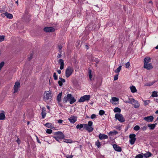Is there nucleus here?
<instances>
[{"mask_svg":"<svg viewBox=\"0 0 158 158\" xmlns=\"http://www.w3.org/2000/svg\"><path fill=\"white\" fill-rule=\"evenodd\" d=\"M121 66H120L117 69L114 71V72L116 73H119L121 69Z\"/></svg>","mask_w":158,"mask_h":158,"instance_id":"c756f323","label":"nucleus"},{"mask_svg":"<svg viewBox=\"0 0 158 158\" xmlns=\"http://www.w3.org/2000/svg\"><path fill=\"white\" fill-rule=\"evenodd\" d=\"M68 119L70 123H74L77 121V117L74 116H72L69 118Z\"/></svg>","mask_w":158,"mask_h":158,"instance_id":"ddd939ff","label":"nucleus"},{"mask_svg":"<svg viewBox=\"0 0 158 158\" xmlns=\"http://www.w3.org/2000/svg\"><path fill=\"white\" fill-rule=\"evenodd\" d=\"M113 146L115 151L118 152H120L122 151L121 148L117 144H114Z\"/></svg>","mask_w":158,"mask_h":158,"instance_id":"dca6fc26","label":"nucleus"},{"mask_svg":"<svg viewBox=\"0 0 158 158\" xmlns=\"http://www.w3.org/2000/svg\"><path fill=\"white\" fill-rule=\"evenodd\" d=\"M71 97V94H68L67 95L65 96L63 99V102L64 103L67 102L68 101H69L70 98Z\"/></svg>","mask_w":158,"mask_h":158,"instance_id":"9b49d317","label":"nucleus"},{"mask_svg":"<svg viewBox=\"0 0 158 158\" xmlns=\"http://www.w3.org/2000/svg\"><path fill=\"white\" fill-rule=\"evenodd\" d=\"M112 100L113 102H117L118 101L119 99L118 98H117L113 97L112 98Z\"/></svg>","mask_w":158,"mask_h":158,"instance_id":"c9c22d12","label":"nucleus"},{"mask_svg":"<svg viewBox=\"0 0 158 158\" xmlns=\"http://www.w3.org/2000/svg\"><path fill=\"white\" fill-rule=\"evenodd\" d=\"M44 30L46 32H54L55 29L52 27H45L44 28Z\"/></svg>","mask_w":158,"mask_h":158,"instance_id":"9d476101","label":"nucleus"},{"mask_svg":"<svg viewBox=\"0 0 158 158\" xmlns=\"http://www.w3.org/2000/svg\"><path fill=\"white\" fill-rule=\"evenodd\" d=\"M4 14L6 16L7 18L11 19L13 18V15L12 14L8 13L7 12H5Z\"/></svg>","mask_w":158,"mask_h":158,"instance_id":"5701e85b","label":"nucleus"},{"mask_svg":"<svg viewBox=\"0 0 158 158\" xmlns=\"http://www.w3.org/2000/svg\"><path fill=\"white\" fill-rule=\"evenodd\" d=\"M58 105L61 107L62 106V104L60 103V102H58Z\"/></svg>","mask_w":158,"mask_h":158,"instance_id":"e2e57ef3","label":"nucleus"},{"mask_svg":"<svg viewBox=\"0 0 158 158\" xmlns=\"http://www.w3.org/2000/svg\"><path fill=\"white\" fill-rule=\"evenodd\" d=\"M58 83L60 86H61L63 85V83L62 82L61 80L59 81H58Z\"/></svg>","mask_w":158,"mask_h":158,"instance_id":"8fccbe9b","label":"nucleus"},{"mask_svg":"<svg viewBox=\"0 0 158 158\" xmlns=\"http://www.w3.org/2000/svg\"><path fill=\"white\" fill-rule=\"evenodd\" d=\"M46 132L48 134H51L52 132V130L50 129H47Z\"/></svg>","mask_w":158,"mask_h":158,"instance_id":"a19ab883","label":"nucleus"},{"mask_svg":"<svg viewBox=\"0 0 158 158\" xmlns=\"http://www.w3.org/2000/svg\"><path fill=\"white\" fill-rule=\"evenodd\" d=\"M90 98V96L89 95H85L83 97H81L79 100L80 102H83L85 101L89 100Z\"/></svg>","mask_w":158,"mask_h":158,"instance_id":"1a4fd4ad","label":"nucleus"},{"mask_svg":"<svg viewBox=\"0 0 158 158\" xmlns=\"http://www.w3.org/2000/svg\"><path fill=\"white\" fill-rule=\"evenodd\" d=\"M69 99V103L71 104L74 103L76 101V99L74 98L71 95V97L70 98V99Z\"/></svg>","mask_w":158,"mask_h":158,"instance_id":"4be33fe9","label":"nucleus"},{"mask_svg":"<svg viewBox=\"0 0 158 158\" xmlns=\"http://www.w3.org/2000/svg\"><path fill=\"white\" fill-rule=\"evenodd\" d=\"M130 89L132 93H135L137 91V90L135 86H132L130 87Z\"/></svg>","mask_w":158,"mask_h":158,"instance_id":"bb28decb","label":"nucleus"},{"mask_svg":"<svg viewBox=\"0 0 158 158\" xmlns=\"http://www.w3.org/2000/svg\"><path fill=\"white\" fill-rule=\"evenodd\" d=\"M52 98V94L49 91L45 92L44 94V99L45 101L50 100Z\"/></svg>","mask_w":158,"mask_h":158,"instance_id":"423d86ee","label":"nucleus"},{"mask_svg":"<svg viewBox=\"0 0 158 158\" xmlns=\"http://www.w3.org/2000/svg\"><path fill=\"white\" fill-rule=\"evenodd\" d=\"M95 145L98 147V148H99L101 146V144L100 142H99L98 140L95 142Z\"/></svg>","mask_w":158,"mask_h":158,"instance_id":"2f4dec72","label":"nucleus"},{"mask_svg":"<svg viewBox=\"0 0 158 158\" xmlns=\"http://www.w3.org/2000/svg\"><path fill=\"white\" fill-rule=\"evenodd\" d=\"M20 85V83L19 82H15L14 87V93L17 92L19 87Z\"/></svg>","mask_w":158,"mask_h":158,"instance_id":"f8f14e48","label":"nucleus"},{"mask_svg":"<svg viewBox=\"0 0 158 158\" xmlns=\"http://www.w3.org/2000/svg\"><path fill=\"white\" fill-rule=\"evenodd\" d=\"M151 62V59L149 57H146L144 59V64H146Z\"/></svg>","mask_w":158,"mask_h":158,"instance_id":"412c9836","label":"nucleus"},{"mask_svg":"<svg viewBox=\"0 0 158 158\" xmlns=\"http://www.w3.org/2000/svg\"><path fill=\"white\" fill-rule=\"evenodd\" d=\"M62 95V92H61L59 93V94L57 96V100L58 102H60V101H61Z\"/></svg>","mask_w":158,"mask_h":158,"instance_id":"b1692460","label":"nucleus"},{"mask_svg":"<svg viewBox=\"0 0 158 158\" xmlns=\"http://www.w3.org/2000/svg\"><path fill=\"white\" fill-rule=\"evenodd\" d=\"M125 66H126V68H128L130 66V63L129 62H127L125 64Z\"/></svg>","mask_w":158,"mask_h":158,"instance_id":"49530a36","label":"nucleus"},{"mask_svg":"<svg viewBox=\"0 0 158 158\" xmlns=\"http://www.w3.org/2000/svg\"><path fill=\"white\" fill-rule=\"evenodd\" d=\"M83 127L84 129H85V123L77 125L76 127L77 129H81Z\"/></svg>","mask_w":158,"mask_h":158,"instance_id":"aec40b11","label":"nucleus"},{"mask_svg":"<svg viewBox=\"0 0 158 158\" xmlns=\"http://www.w3.org/2000/svg\"><path fill=\"white\" fill-rule=\"evenodd\" d=\"M141 128L144 131L147 129V127L146 126H144L142 127H141Z\"/></svg>","mask_w":158,"mask_h":158,"instance_id":"603ef678","label":"nucleus"},{"mask_svg":"<svg viewBox=\"0 0 158 158\" xmlns=\"http://www.w3.org/2000/svg\"><path fill=\"white\" fill-rule=\"evenodd\" d=\"M44 111V112H45L46 110H45V109L44 107L42 108V111Z\"/></svg>","mask_w":158,"mask_h":158,"instance_id":"69168bd1","label":"nucleus"},{"mask_svg":"<svg viewBox=\"0 0 158 158\" xmlns=\"http://www.w3.org/2000/svg\"><path fill=\"white\" fill-rule=\"evenodd\" d=\"M92 125L93 122L91 121H89L88 124H85V130L89 132L92 131L94 130V128L92 126Z\"/></svg>","mask_w":158,"mask_h":158,"instance_id":"7ed1b4c3","label":"nucleus"},{"mask_svg":"<svg viewBox=\"0 0 158 158\" xmlns=\"http://www.w3.org/2000/svg\"><path fill=\"white\" fill-rule=\"evenodd\" d=\"M140 128V127L139 126L136 125L134 127L133 129L134 130L137 131L139 130Z\"/></svg>","mask_w":158,"mask_h":158,"instance_id":"473e14b6","label":"nucleus"},{"mask_svg":"<svg viewBox=\"0 0 158 158\" xmlns=\"http://www.w3.org/2000/svg\"><path fill=\"white\" fill-rule=\"evenodd\" d=\"M55 134L56 135V136H53V137L57 141L61 143L59 141L60 139H64V134L60 131H58L55 133Z\"/></svg>","mask_w":158,"mask_h":158,"instance_id":"f03ea898","label":"nucleus"},{"mask_svg":"<svg viewBox=\"0 0 158 158\" xmlns=\"http://www.w3.org/2000/svg\"><path fill=\"white\" fill-rule=\"evenodd\" d=\"M36 139H37V142L38 143H40V140L39 139V138H38V137H37L36 136Z\"/></svg>","mask_w":158,"mask_h":158,"instance_id":"0e129e2a","label":"nucleus"},{"mask_svg":"<svg viewBox=\"0 0 158 158\" xmlns=\"http://www.w3.org/2000/svg\"><path fill=\"white\" fill-rule=\"evenodd\" d=\"M41 114L42 116V118H44L45 116L46 115V112H44V111H42L41 113Z\"/></svg>","mask_w":158,"mask_h":158,"instance_id":"f704fd0d","label":"nucleus"},{"mask_svg":"<svg viewBox=\"0 0 158 158\" xmlns=\"http://www.w3.org/2000/svg\"><path fill=\"white\" fill-rule=\"evenodd\" d=\"M33 55L32 54H30V56L28 58V59L29 61H30L32 59Z\"/></svg>","mask_w":158,"mask_h":158,"instance_id":"de8ad7c7","label":"nucleus"},{"mask_svg":"<svg viewBox=\"0 0 158 158\" xmlns=\"http://www.w3.org/2000/svg\"><path fill=\"white\" fill-rule=\"evenodd\" d=\"M157 124V123L155 124H149L148 125V126L149 127L150 130H153L155 128L156 125Z\"/></svg>","mask_w":158,"mask_h":158,"instance_id":"6ab92c4d","label":"nucleus"},{"mask_svg":"<svg viewBox=\"0 0 158 158\" xmlns=\"http://www.w3.org/2000/svg\"><path fill=\"white\" fill-rule=\"evenodd\" d=\"M5 36L4 35L0 36V41L2 42L4 40Z\"/></svg>","mask_w":158,"mask_h":158,"instance_id":"37998d69","label":"nucleus"},{"mask_svg":"<svg viewBox=\"0 0 158 158\" xmlns=\"http://www.w3.org/2000/svg\"><path fill=\"white\" fill-rule=\"evenodd\" d=\"M60 53H61L60 54H58V55L57 56V58H59L61 57L62 56Z\"/></svg>","mask_w":158,"mask_h":158,"instance_id":"bf43d9fd","label":"nucleus"},{"mask_svg":"<svg viewBox=\"0 0 158 158\" xmlns=\"http://www.w3.org/2000/svg\"><path fill=\"white\" fill-rule=\"evenodd\" d=\"M151 153L149 152H148L144 154V156L146 158L151 156Z\"/></svg>","mask_w":158,"mask_h":158,"instance_id":"c85d7f7f","label":"nucleus"},{"mask_svg":"<svg viewBox=\"0 0 158 158\" xmlns=\"http://www.w3.org/2000/svg\"><path fill=\"white\" fill-rule=\"evenodd\" d=\"M53 77L54 78V79L55 80H57V79H58L57 76L56 75V73H53Z\"/></svg>","mask_w":158,"mask_h":158,"instance_id":"ea45409f","label":"nucleus"},{"mask_svg":"<svg viewBox=\"0 0 158 158\" xmlns=\"http://www.w3.org/2000/svg\"><path fill=\"white\" fill-rule=\"evenodd\" d=\"M150 102V101L149 100H146L144 102V105L145 106H146L147 105H148L149 103Z\"/></svg>","mask_w":158,"mask_h":158,"instance_id":"09e8293b","label":"nucleus"},{"mask_svg":"<svg viewBox=\"0 0 158 158\" xmlns=\"http://www.w3.org/2000/svg\"><path fill=\"white\" fill-rule=\"evenodd\" d=\"M59 79H60V80L61 81H62V83H63V82H64H64H65V79H63V78H61V77H60L59 78Z\"/></svg>","mask_w":158,"mask_h":158,"instance_id":"5fc2aeb1","label":"nucleus"},{"mask_svg":"<svg viewBox=\"0 0 158 158\" xmlns=\"http://www.w3.org/2000/svg\"><path fill=\"white\" fill-rule=\"evenodd\" d=\"M114 112H118L120 113L121 111V110L120 108L118 107H116L114 108Z\"/></svg>","mask_w":158,"mask_h":158,"instance_id":"cd10ccee","label":"nucleus"},{"mask_svg":"<svg viewBox=\"0 0 158 158\" xmlns=\"http://www.w3.org/2000/svg\"><path fill=\"white\" fill-rule=\"evenodd\" d=\"M73 69L70 66H69L65 70V76L66 77L68 78L70 76L73 72Z\"/></svg>","mask_w":158,"mask_h":158,"instance_id":"20e7f679","label":"nucleus"},{"mask_svg":"<svg viewBox=\"0 0 158 158\" xmlns=\"http://www.w3.org/2000/svg\"><path fill=\"white\" fill-rule=\"evenodd\" d=\"M62 48H63V46L61 45H59L58 46V48L59 50V51L60 53H61L62 52V51H61V50Z\"/></svg>","mask_w":158,"mask_h":158,"instance_id":"79ce46f5","label":"nucleus"},{"mask_svg":"<svg viewBox=\"0 0 158 158\" xmlns=\"http://www.w3.org/2000/svg\"><path fill=\"white\" fill-rule=\"evenodd\" d=\"M4 64L5 63L4 61H2L0 63V71L3 66L4 65Z\"/></svg>","mask_w":158,"mask_h":158,"instance_id":"4c0bfd02","label":"nucleus"},{"mask_svg":"<svg viewBox=\"0 0 158 158\" xmlns=\"http://www.w3.org/2000/svg\"><path fill=\"white\" fill-rule=\"evenodd\" d=\"M98 137L99 139L101 140L107 139L108 138V136L107 135L101 133H100Z\"/></svg>","mask_w":158,"mask_h":158,"instance_id":"f3484780","label":"nucleus"},{"mask_svg":"<svg viewBox=\"0 0 158 158\" xmlns=\"http://www.w3.org/2000/svg\"><path fill=\"white\" fill-rule=\"evenodd\" d=\"M155 48L156 49H158V45L155 47Z\"/></svg>","mask_w":158,"mask_h":158,"instance_id":"774afa93","label":"nucleus"},{"mask_svg":"<svg viewBox=\"0 0 158 158\" xmlns=\"http://www.w3.org/2000/svg\"><path fill=\"white\" fill-rule=\"evenodd\" d=\"M115 117L118 119L120 122L123 123L125 121V119L123 115L120 113H117L115 114Z\"/></svg>","mask_w":158,"mask_h":158,"instance_id":"39448f33","label":"nucleus"},{"mask_svg":"<svg viewBox=\"0 0 158 158\" xmlns=\"http://www.w3.org/2000/svg\"><path fill=\"white\" fill-rule=\"evenodd\" d=\"M143 67L147 70H150L153 68V66L152 64L150 63L144 64Z\"/></svg>","mask_w":158,"mask_h":158,"instance_id":"4468645a","label":"nucleus"},{"mask_svg":"<svg viewBox=\"0 0 158 158\" xmlns=\"http://www.w3.org/2000/svg\"><path fill=\"white\" fill-rule=\"evenodd\" d=\"M96 117V115L95 114H92L91 116V118H92V119H94V118H95Z\"/></svg>","mask_w":158,"mask_h":158,"instance_id":"864d4df0","label":"nucleus"},{"mask_svg":"<svg viewBox=\"0 0 158 158\" xmlns=\"http://www.w3.org/2000/svg\"><path fill=\"white\" fill-rule=\"evenodd\" d=\"M152 85V84H148V83H146V84H145V86H149V85L150 86V85Z\"/></svg>","mask_w":158,"mask_h":158,"instance_id":"052dcab7","label":"nucleus"},{"mask_svg":"<svg viewBox=\"0 0 158 158\" xmlns=\"http://www.w3.org/2000/svg\"><path fill=\"white\" fill-rule=\"evenodd\" d=\"M45 126L46 127L49 128H52L54 127L53 125H52V123H47L45 125Z\"/></svg>","mask_w":158,"mask_h":158,"instance_id":"a878e982","label":"nucleus"},{"mask_svg":"<svg viewBox=\"0 0 158 158\" xmlns=\"http://www.w3.org/2000/svg\"><path fill=\"white\" fill-rule=\"evenodd\" d=\"M112 133H114L115 134H116L118 133V132L116 131H110V134H112Z\"/></svg>","mask_w":158,"mask_h":158,"instance_id":"6e6d98bb","label":"nucleus"},{"mask_svg":"<svg viewBox=\"0 0 158 158\" xmlns=\"http://www.w3.org/2000/svg\"><path fill=\"white\" fill-rule=\"evenodd\" d=\"M118 74H116L114 76V81H116L117 80L118 78Z\"/></svg>","mask_w":158,"mask_h":158,"instance_id":"c03bdc74","label":"nucleus"},{"mask_svg":"<svg viewBox=\"0 0 158 158\" xmlns=\"http://www.w3.org/2000/svg\"><path fill=\"white\" fill-rule=\"evenodd\" d=\"M125 103H131L134 105L135 108H138L140 106L139 103L136 100L133 98H129L128 101H127L125 102Z\"/></svg>","mask_w":158,"mask_h":158,"instance_id":"f257e3e1","label":"nucleus"},{"mask_svg":"<svg viewBox=\"0 0 158 158\" xmlns=\"http://www.w3.org/2000/svg\"><path fill=\"white\" fill-rule=\"evenodd\" d=\"M143 157V156L141 154L137 155L135 157V158H142Z\"/></svg>","mask_w":158,"mask_h":158,"instance_id":"58836bf2","label":"nucleus"},{"mask_svg":"<svg viewBox=\"0 0 158 158\" xmlns=\"http://www.w3.org/2000/svg\"><path fill=\"white\" fill-rule=\"evenodd\" d=\"M105 111L102 110H100L99 111V114L101 115H102L105 113Z\"/></svg>","mask_w":158,"mask_h":158,"instance_id":"e433bc0d","label":"nucleus"},{"mask_svg":"<svg viewBox=\"0 0 158 158\" xmlns=\"http://www.w3.org/2000/svg\"><path fill=\"white\" fill-rule=\"evenodd\" d=\"M71 141V140L70 139H64V140L63 141L64 142H66V143H71V142H70Z\"/></svg>","mask_w":158,"mask_h":158,"instance_id":"a18cd8bd","label":"nucleus"},{"mask_svg":"<svg viewBox=\"0 0 158 158\" xmlns=\"http://www.w3.org/2000/svg\"><path fill=\"white\" fill-rule=\"evenodd\" d=\"M95 62H96V63H97V64H98V63L99 62V61L98 60H96V61H95Z\"/></svg>","mask_w":158,"mask_h":158,"instance_id":"338daca9","label":"nucleus"},{"mask_svg":"<svg viewBox=\"0 0 158 158\" xmlns=\"http://www.w3.org/2000/svg\"><path fill=\"white\" fill-rule=\"evenodd\" d=\"M63 122V120L61 119H59L58 121V123H62Z\"/></svg>","mask_w":158,"mask_h":158,"instance_id":"13d9d810","label":"nucleus"},{"mask_svg":"<svg viewBox=\"0 0 158 158\" xmlns=\"http://www.w3.org/2000/svg\"><path fill=\"white\" fill-rule=\"evenodd\" d=\"M143 119L147 122H151L153 120L154 117L152 116H150L145 117Z\"/></svg>","mask_w":158,"mask_h":158,"instance_id":"2eb2a0df","label":"nucleus"},{"mask_svg":"<svg viewBox=\"0 0 158 158\" xmlns=\"http://www.w3.org/2000/svg\"><path fill=\"white\" fill-rule=\"evenodd\" d=\"M64 60L62 59H60L59 60V62L60 63V69L62 70L64 68Z\"/></svg>","mask_w":158,"mask_h":158,"instance_id":"a211bd4d","label":"nucleus"},{"mask_svg":"<svg viewBox=\"0 0 158 158\" xmlns=\"http://www.w3.org/2000/svg\"><path fill=\"white\" fill-rule=\"evenodd\" d=\"M135 137L136 135L134 134H132L130 135L129 138L130 139L129 140V142L131 144L133 145L134 144L136 140Z\"/></svg>","mask_w":158,"mask_h":158,"instance_id":"6e6552de","label":"nucleus"},{"mask_svg":"<svg viewBox=\"0 0 158 158\" xmlns=\"http://www.w3.org/2000/svg\"><path fill=\"white\" fill-rule=\"evenodd\" d=\"M4 113V111H3V112L0 113V120L5 119V116Z\"/></svg>","mask_w":158,"mask_h":158,"instance_id":"393cba45","label":"nucleus"},{"mask_svg":"<svg viewBox=\"0 0 158 158\" xmlns=\"http://www.w3.org/2000/svg\"><path fill=\"white\" fill-rule=\"evenodd\" d=\"M57 72L59 73V74H60L61 73V71L60 70H58L57 71Z\"/></svg>","mask_w":158,"mask_h":158,"instance_id":"680f3d73","label":"nucleus"},{"mask_svg":"<svg viewBox=\"0 0 158 158\" xmlns=\"http://www.w3.org/2000/svg\"><path fill=\"white\" fill-rule=\"evenodd\" d=\"M91 72H92L91 70H89V78L91 80L92 77Z\"/></svg>","mask_w":158,"mask_h":158,"instance_id":"72a5a7b5","label":"nucleus"},{"mask_svg":"<svg viewBox=\"0 0 158 158\" xmlns=\"http://www.w3.org/2000/svg\"><path fill=\"white\" fill-rule=\"evenodd\" d=\"M157 92L156 91H153L152 96V97H158Z\"/></svg>","mask_w":158,"mask_h":158,"instance_id":"7c9ffc66","label":"nucleus"},{"mask_svg":"<svg viewBox=\"0 0 158 158\" xmlns=\"http://www.w3.org/2000/svg\"><path fill=\"white\" fill-rule=\"evenodd\" d=\"M30 15L28 13V11L26 10L25 12V14L23 17V19L26 22H29L30 20Z\"/></svg>","mask_w":158,"mask_h":158,"instance_id":"0eeeda50","label":"nucleus"},{"mask_svg":"<svg viewBox=\"0 0 158 158\" xmlns=\"http://www.w3.org/2000/svg\"><path fill=\"white\" fill-rule=\"evenodd\" d=\"M16 141L18 144H19L21 142V141L19 138L17 139L16 140Z\"/></svg>","mask_w":158,"mask_h":158,"instance_id":"4d7b16f0","label":"nucleus"},{"mask_svg":"<svg viewBox=\"0 0 158 158\" xmlns=\"http://www.w3.org/2000/svg\"><path fill=\"white\" fill-rule=\"evenodd\" d=\"M73 156L72 155H67L66 156V158H72Z\"/></svg>","mask_w":158,"mask_h":158,"instance_id":"3c124183","label":"nucleus"}]
</instances>
